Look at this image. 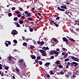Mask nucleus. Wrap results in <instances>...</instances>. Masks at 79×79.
<instances>
[{"mask_svg": "<svg viewBox=\"0 0 79 79\" xmlns=\"http://www.w3.org/2000/svg\"><path fill=\"white\" fill-rule=\"evenodd\" d=\"M18 33V31L16 30H13L12 31L11 34L13 35H17Z\"/></svg>", "mask_w": 79, "mask_h": 79, "instance_id": "f257e3e1", "label": "nucleus"}, {"mask_svg": "<svg viewBox=\"0 0 79 79\" xmlns=\"http://www.w3.org/2000/svg\"><path fill=\"white\" fill-rule=\"evenodd\" d=\"M62 39L64 42H65L66 44L68 45L69 41L68 40V39H67L66 37H63L62 38Z\"/></svg>", "mask_w": 79, "mask_h": 79, "instance_id": "f03ea898", "label": "nucleus"}, {"mask_svg": "<svg viewBox=\"0 0 79 79\" xmlns=\"http://www.w3.org/2000/svg\"><path fill=\"white\" fill-rule=\"evenodd\" d=\"M71 58L76 61H79V59L78 58L74 57L73 56H71Z\"/></svg>", "mask_w": 79, "mask_h": 79, "instance_id": "7ed1b4c3", "label": "nucleus"}, {"mask_svg": "<svg viewBox=\"0 0 79 79\" xmlns=\"http://www.w3.org/2000/svg\"><path fill=\"white\" fill-rule=\"evenodd\" d=\"M74 64H75L74 66H75V67H76V66H77L78 64H79L78 63H77L75 62H73L71 63V65H74Z\"/></svg>", "mask_w": 79, "mask_h": 79, "instance_id": "20e7f679", "label": "nucleus"}, {"mask_svg": "<svg viewBox=\"0 0 79 79\" xmlns=\"http://www.w3.org/2000/svg\"><path fill=\"white\" fill-rule=\"evenodd\" d=\"M60 8H63V9H65V10H67V9H68V7H66V6H61Z\"/></svg>", "mask_w": 79, "mask_h": 79, "instance_id": "39448f33", "label": "nucleus"}, {"mask_svg": "<svg viewBox=\"0 0 79 79\" xmlns=\"http://www.w3.org/2000/svg\"><path fill=\"white\" fill-rule=\"evenodd\" d=\"M31 57L33 60H35V58H36V57H35V56L33 55H31Z\"/></svg>", "mask_w": 79, "mask_h": 79, "instance_id": "423d86ee", "label": "nucleus"}, {"mask_svg": "<svg viewBox=\"0 0 79 79\" xmlns=\"http://www.w3.org/2000/svg\"><path fill=\"white\" fill-rule=\"evenodd\" d=\"M57 9L59 11H64V10L63 9L60 8V7H57Z\"/></svg>", "mask_w": 79, "mask_h": 79, "instance_id": "0eeeda50", "label": "nucleus"}, {"mask_svg": "<svg viewBox=\"0 0 79 79\" xmlns=\"http://www.w3.org/2000/svg\"><path fill=\"white\" fill-rule=\"evenodd\" d=\"M50 62H47V63H46L45 64V66H46L47 68H48V67L47 66L48 65H50Z\"/></svg>", "mask_w": 79, "mask_h": 79, "instance_id": "6e6552de", "label": "nucleus"}, {"mask_svg": "<svg viewBox=\"0 0 79 79\" xmlns=\"http://www.w3.org/2000/svg\"><path fill=\"white\" fill-rule=\"evenodd\" d=\"M54 54H55L56 55H58L59 54V52L56 51H54Z\"/></svg>", "mask_w": 79, "mask_h": 79, "instance_id": "1a4fd4ad", "label": "nucleus"}, {"mask_svg": "<svg viewBox=\"0 0 79 79\" xmlns=\"http://www.w3.org/2000/svg\"><path fill=\"white\" fill-rule=\"evenodd\" d=\"M69 40H71V41H72V42H75V40H74L73 38H69Z\"/></svg>", "mask_w": 79, "mask_h": 79, "instance_id": "9d476101", "label": "nucleus"}, {"mask_svg": "<svg viewBox=\"0 0 79 79\" xmlns=\"http://www.w3.org/2000/svg\"><path fill=\"white\" fill-rule=\"evenodd\" d=\"M54 51H51L49 52V54L51 55H53L54 54Z\"/></svg>", "mask_w": 79, "mask_h": 79, "instance_id": "9b49d317", "label": "nucleus"}, {"mask_svg": "<svg viewBox=\"0 0 79 79\" xmlns=\"http://www.w3.org/2000/svg\"><path fill=\"white\" fill-rule=\"evenodd\" d=\"M60 64V61L58 60L56 61V64Z\"/></svg>", "mask_w": 79, "mask_h": 79, "instance_id": "f8f14e48", "label": "nucleus"}, {"mask_svg": "<svg viewBox=\"0 0 79 79\" xmlns=\"http://www.w3.org/2000/svg\"><path fill=\"white\" fill-rule=\"evenodd\" d=\"M31 14L29 13H28L27 14V15L26 16V17H30V16H31Z\"/></svg>", "mask_w": 79, "mask_h": 79, "instance_id": "ddd939ff", "label": "nucleus"}, {"mask_svg": "<svg viewBox=\"0 0 79 79\" xmlns=\"http://www.w3.org/2000/svg\"><path fill=\"white\" fill-rule=\"evenodd\" d=\"M19 23L20 24H22L24 23V21H23V20H20L19 21Z\"/></svg>", "mask_w": 79, "mask_h": 79, "instance_id": "4468645a", "label": "nucleus"}, {"mask_svg": "<svg viewBox=\"0 0 79 79\" xmlns=\"http://www.w3.org/2000/svg\"><path fill=\"white\" fill-rule=\"evenodd\" d=\"M58 67H59V68H63V66L61 64H60L59 66H58Z\"/></svg>", "mask_w": 79, "mask_h": 79, "instance_id": "2eb2a0df", "label": "nucleus"}, {"mask_svg": "<svg viewBox=\"0 0 79 79\" xmlns=\"http://www.w3.org/2000/svg\"><path fill=\"white\" fill-rule=\"evenodd\" d=\"M27 44L26 42H24L23 44V46H27Z\"/></svg>", "mask_w": 79, "mask_h": 79, "instance_id": "dca6fc26", "label": "nucleus"}, {"mask_svg": "<svg viewBox=\"0 0 79 79\" xmlns=\"http://www.w3.org/2000/svg\"><path fill=\"white\" fill-rule=\"evenodd\" d=\"M15 13H16L17 15H19L20 13V12L18 11H16L15 12Z\"/></svg>", "mask_w": 79, "mask_h": 79, "instance_id": "f3484780", "label": "nucleus"}, {"mask_svg": "<svg viewBox=\"0 0 79 79\" xmlns=\"http://www.w3.org/2000/svg\"><path fill=\"white\" fill-rule=\"evenodd\" d=\"M13 42L14 44H17V43H18V41L16 40H14Z\"/></svg>", "mask_w": 79, "mask_h": 79, "instance_id": "a211bd4d", "label": "nucleus"}, {"mask_svg": "<svg viewBox=\"0 0 79 79\" xmlns=\"http://www.w3.org/2000/svg\"><path fill=\"white\" fill-rule=\"evenodd\" d=\"M16 25L17 26V27H21V26H20V25H19V24H18V23H16Z\"/></svg>", "mask_w": 79, "mask_h": 79, "instance_id": "6ab92c4d", "label": "nucleus"}, {"mask_svg": "<svg viewBox=\"0 0 79 79\" xmlns=\"http://www.w3.org/2000/svg\"><path fill=\"white\" fill-rule=\"evenodd\" d=\"M50 23H53L54 24H56V22H55L54 21H50Z\"/></svg>", "mask_w": 79, "mask_h": 79, "instance_id": "aec40b11", "label": "nucleus"}, {"mask_svg": "<svg viewBox=\"0 0 79 79\" xmlns=\"http://www.w3.org/2000/svg\"><path fill=\"white\" fill-rule=\"evenodd\" d=\"M44 44H45V43L44 41H41L40 43V44L41 45H44Z\"/></svg>", "mask_w": 79, "mask_h": 79, "instance_id": "412c9836", "label": "nucleus"}, {"mask_svg": "<svg viewBox=\"0 0 79 79\" xmlns=\"http://www.w3.org/2000/svg\"><path fill=\"white\" fill-rule=\"evenodd\" d=\"M59 73L61 74V75H62L63 74H64V73L63 71H60Z\"/></svg>", "mask_w": 79, "mask_h": 79, "instance_id": "4be33fe9", "label": "nucleus"}, {"mask_svg": "<svg viewBox=\"0 0 79 79\" xmlns=\"http://www.w3.org/2000/svg\"><path fill=\"white\" fill-rule=\"evenodd\" d=\"M23 61H24V60L23 59L20 60H19V62H20V63H23Z\"/></svg>", "mask_w": 79, "mask_h": 79, "instance_id": "5701e85b", "label": "nucleus"}, {"mask_svg": "<svg viewBox=\"0 0 79 79\" xmlns=\"http://www.w3.org/2000/svg\"><path fill=\"white\" fill-rule=\"evenodd\" d=\"M42 55L43 56H46V53H44V52L42 53Z\"/></svg>", "mask_w": 79, "mask_h": 79, "instance_id": "b1692460", "label": "nucleus"}, {"mask_svg": "<svg viewBox=\"0 0 79 79\" xmlns=\"http://www.w3.org/2000/svg\"><path fill=\"white\" fill-rule=\"evenodd\" d=\"M8 16L9 17H10V16H12V14H11V13H9L8 14Z\"/></svg>", "mask_w": 79, "mask_h": 79, "instance_id": "393cba45", "label": "nucleus"}, {"mask_svg": "<svg viewBox=\"0 0 79 79\" xmlns=\"http://www.w3.org/2000/svg\"><path fill=\"white\" fill-rule=\"evenodd\" d=\"M71 32H72L73 33H74V34H76V32L74 31L73 30H71Z\"/></svg>", "mask_w": 79, "mask_h": 79, "instance_id": "a878e982", "label": "nucleus"}, {"mask_svg": "<svg viewBox=\"0 0 79 79\" xmlns=\"http://www.w3.org/2000/svg\"><path fill=\"white\" fill-rule=\"evenodd\" d=\"M40 58H41L40 56H38L37 57V59L38 60H40Z\"/></svg>", "mask_w": 79, "mask_h": 79, "instance_id": "bb28decb", "label": "nucleus"}, {"mask_svg": "<svg viewBox=\"0 0 79 79\" xmlns=\"http://www.w3.org/2000/svg\"><path fill=\"white\" fill-rule=\"evenodd\" d=\"M30 48L31 49H33V48H35V47L34 46H31Z\"/></svg>", "mask_w": 79, "mask_h": 79, "instance_id": "cd10ccee", "label": "nucleus"}, {"mask_svg": "<svg viewBox=\"0 0 79 79\" xmlns=\"http://www.w3.org/2000/svg\"><path fill=\"white\" fill-rule=\"evenodd\" d=\"M8 59H9V61H11V60H12V57L11 56H10L9 57Z\"/></svg>", "mask_w": 79, "mask_h": 79, "instance_id": "c85d7f7f", "label": "nucleus"}, {"mask_svg": "<svg viewBox=\"0 0 79 79\" xmlns=\"http://www.w3.org/2000/svg\"><path fill=\"white\" fill-rule=\"evenodd\" d=\"M14 21H17L18 20V17H15L14 19Z\"/></svg>", "mask_w": 79, "mask_h": 79, "instance_id": "c756f323", "label": "nucleus"}, {"mask_svg": "<svg viewBox=\"0 0 79 79\" xmlns=\"http://www.w3.org/2000/svg\"><path fill=\"white\" fill-rule=\"evenodd\" d=\"M69 58H67L65 59L64 60V61H65V62H66V61H69Z\"/></svg>", "mask_w": 79, "mask_h": 79, "instance_id": "7c9ffc66", "label": "nucleus"}, {"mask_svg": "<svg viewBox=\"0 0 79 79\" xmlns=\"http://www.w3.org/2000/svg\"><path fill=\"white\" fill-rule=\"evenodd\" d=\"M15 9H16V8H15V7H13L11 8V10L13 11H14V10H15Z\"/></svg>", "mask_w": 79, "mask_h": 79, "instance_id": "2f4dec72", "label": "nucleus"}, {"mask_svg": "<svg viewBox=\"0 0 79 79\" xmlns=\"http://www.w3.org/2000/svg\"><path fill=\"white\" fill-rule=\"evenodd\" d=\"M50 73L51 74H52V75L54 74V73H53V71L52 70L50 71Z\"/></svg>", "mask_w": 79, "mask_h": 79, "instance_id": "473e14b6", "label": "nucleus"}, {"mask_svg": "<svg viewBox=\"0 0 79 79\" xmlns=\"http://www.w3.org/2000/svg\"><path fill=\"white\" fill-rule=\"evenodd\" d=\"M42 49L44 50H45V51H46V48L45 47H43L42 48Z\"/></svg>", "mask_w": 79, "mask_h": 79, "instance_id": "72a5a7b5", "label": "nucleus"}, {"mask_svg": "<svg viewBox=\"0 0 79 79\" xmlns=\"http://www.w3.org/2000/svg\"><path fill=\"white\" fill-rule=\"evenodd\" d=\"M53 40L54 41H55V42H57V40L56 38H54L53 39Z\"/></svg>", "mask_w": 79, "mask_h": 79, "instance_id": "f704fd0d", "label": "nucleus"}, {"mask_svg": "<svg viewBox=\"0 0 79 79\" xmlns=\"http://www.w3.org/2000/svg\"><path fill=\"white\" fill-rule=\"evenodd\" d=\"M39 63L40 65H42V62L41 61H39Z\"/></svg>", "mask_w": 79, "mask_h": 79, "instance_id": "c9c22d12", "label": "nucleus"}, {"mask_svg": "<svg viewBox=\"0 0 79 79\" xmlns=\"http://www.w3.org/2000/svg\"><path fill=\"white\" fill-rule=\"evenodd\" d=\"M28 19L29 21H33V20L31 19V18H29Z\"/></svg>", "mask_w": 79, "mask_h": 79, "instance_id": "e433bc0d", "label": "nucleus"}, {"mask_svg": "<svg viewBox=\"0 0 79 79\" xmlns=\"http://www.w3.org/2000/svg\"><path fill=\"white\" fill-rule=\"evenodd\" d=\"M65 77H67V78H69V75L68 74H67L65 75Z\"/></svg>", "mask_w": 79, "mask_h": 79, "instance_id": "4c0bfd02", "label": "nucleus"}, {"mask_svg": "<svg viewBox=\"0 0 79 79\" xmlns=\"http://www.w3.org/2000/svg\"><path fill=\"white\" fill-rule=\"evenodd\" d=\"M19 69H18V68H16V70L17 71V72H18V73H19Z\"/></svg>", "mask_w": 79, "mask_h": 79, "instance_id": "58836bf2", "label": "nucleus"}, {"mask_svg": "<svg viewBox=\"0 0 79 79\" xmlns=\"http://www.w3.org/2000/svg\"><path fill=\"white\" fill-rule=\"evenodd\" d=\"M0 69H2V66L1 64H0Z\"/></svg>", "mask_w": 79, "mask_h": 79, "instance_id": "ea45409f", "label": "nucleus"}, {"mask_svg": "<svg viewBox=\"0 0 79 79\" xmlns=\"http://www.w3.org/2000/svg\"><path fill=\"white\" fill-rule=\"evenodd\" d=\"M24 13L26 15H27L28 13H28V12L27 11H25Z\"/></svg>", "mask_w": 79, "mask_h": 79, "instance_id": "a19ab883", "label": "nucleus"}, {"mask_svg": "<svg viewBox=\"0 0 79 79\" xmlns=\"http://www.w3.org/2000/svg\"><path fill=\"white\" fill-rule=\"evenodd\" d=\"M30 32H33V28H31L30 29Z\"/></svg>", "mask_w": 79, "mask_h": 79, "instance_id": "79ce46f5", "label": "nucleus"}, {"mask_svg": "<svg viewBox=\"0 0 79 79\" xmlns=\"http://www.w3.org/2000/svg\"><path fill=\"white\" fill-rule=\"evenodd\" d=\"M5 69L6 70H8L9 69V67H5Z\"/></svg>", "mask_w": 79, "mask_h": 79, "instance_id": "37998d69", "label": "nucleus"}, {"mask_svg": "<svg viewBox=\"0 0 79 79\" xmlns=\"http://www.w3.org/2000/svg\"><path fill=\"white\" fill-rule=\"evenodd\" d=\"M17 16H18V18H20V17H21V14H19Z\"/></svg>", "mask_w": 79, "mask_h": 79, "instance_id": "c03bdc74", "label": "nucleus"}, {"mask_svg": "<svg viewBox=\"0 0 79 79\" xmlns=\"http://www.w3.org/2000/svg\"><path fill=\"white\" fill-rule=\"evenodd\" d=\"M21 19H25V17L24 16H22L21 17Z\"/></svg>", "mask_w": 79, "mask_h": 79, "instance_id": "a18cd8bd", "label": "nucleus"}, {"mask_svg": "<svg viewBox=\"0 0 79 79\" xmlns=\"http://www.w3.org/2000/svg\"><path fill=\"white\" fill-rule=\"evenodd\" d=\"M37 44H38V45H39V44H40V41H38L37 42Z\"/></svg>", "mask_w": 79, "mask_h": 79, "instance_id": "49530a36", "label": "nucleus"}, {"mask_svg": "<svg viewBox=\"0 0 79 79\" xmlns=\"http://www.w3.org/2000/svg\"><path fill=\"white\" fill-rule=\"evenodd\" d=\"M54 57L53 56H51V59H54Z\"/></svg>", "mask_w": 79, "mask_h": 79, "instance_id": "de8ad7c7", "label": "nucleus"}, {"mask_svg": "<svg viewBox=\"0 0 79 79\" xmlns=\"http://www.w3.org/2000/svg\"><path fill=\"white\" fill-rule=\"evenodd\" d=\"M55 26H56V27H58V24H56V23H55L54 24Z\"/></svg>", "mask_w": 79, "mask_h": 79, "instance_id": "09e8293b", "label": "nucleus"}, {"mask_svg": "<svg viewBox=\"0 0 79 79\" xmlns=\"http://www.w3.org/2000/svg\"><path fill=\"white\" fill-rule=\"evenodd\" d=\"M68 54L67 53L64 56V57L65 58H66L67 57V56H68Z\"/></svg>", "mask_w": 79, "mask_h": 79, "instance_id": "8fccbe9b", "label": "nucleus"}, {"mask_svg": "<svg viewBox=\"0 0 79 79\" xmlns=\"http://www.w3.org/2000/svg\"><path fill=\"white\" fill-rule=\"evenodd\" d=\"M60 18V17H57L56 18V19H57V20H58Z\"/></svg>", "mask_w": 79, "mask_h": 79, "instance_id": "3c124183", "label": "nucleus"}, {"mask_svg": "<svg viewBox=\"0 0 79 79\" xmlns=\"http://www.w3.org/2000/svg\"><path fill=\"white\" fill-rule=\"evenodd\" d=\"M37 14L38 15H39V16H42V14H41L39 12Z\"/></svg>", "mask_w": 79, "mask_h": 79, "instance_id": "603ef678", "label": "nucleus"}, {"mask_svg": "<svg viewBox=\"0 0 79 79\" xmlns=\"http://www.w3.org/2000/svg\"><path fill=\"white\" fill-rule=\"evenodd\" d=\"M35 62H36V63H38V60H37V59H35Z\"/></svg>", "mask_w": 79, "mask_h": 79, "instance_id": "864d4df0", "label": "nucleus"}, {"mask_svg": "<svg viewBox=\"0 0 79 79\" xmlns=\"http://www.w3.org/2000/svg\"><path fill=\"white\" fill-rule=\"evenodd\" d=\"M40 52L41 53H43V50L41 49V50H39Z\"/></svg>", "mask_w": 79, "mask_h": 79, "instance_id": "5fc2aeb1", "label": "nucleus"}, {"mask_svg": "<svg viewBox=\"0 0 79 79\" xmlns=\"http://www.w3.org/2000/svg\"><path fill=\"white\" fill-rule=\"evenodd\" d=\"M20 10L21 11H23V8L20 7Z\"/></svg>", "mask_w": 79, "mask_h": 79, "instance_id": "6e6d98bb", "label": "nucleus"}, {"mask_svg": "<svg viewBox=\"0 0 79 79\" xmlns=\"http://www.w3.org/2000/svg\"><path fill=\"white\" fill-rule=\"evenodd\" d=\"M46 50H49V48H48V47H47L46 48Z\"/></svg>", "mask_w": 79, "mask_h": 79, "instance_id": "4d7b16f0", "label": "nucleus"}, {"mask_svg": "<svg viewBox=\"0 0 79 79\" xmlns=\"http://www.w3.org/2000/svg\"><path fill=\"white\" fill-rule=\"evenodd\" d=\"M71 64V63H70L69 62H68L67 63V65H70Z\"/></svg>", "mask_w": 79, "mask_h": 79, "instance_id": "13d9d810", "label": "nucleus"}, {"mask_svg": "<svg viewBox=\"0 0 79 79\" xmlns=\"http://www.w3.org/2000/svg\"><path fill=\"white\" fill-rule=\"evenodd\" d=\"M24 67L25 68H26L27 66L25 63H24Z\"/></svg>", "mask_w": 79, "mask_h": 79, "instance_id": "bf43d9fd", "label": "nucleus"}, {"mask_svg": "<svg viewBox=\"0 0 79 79\" xmlns=\"http://www.w3.org/2000/svg\"><path fill=\"white\" fill-rule=\"evenodd\" d=\"M8 44L9 45H10L11 44V42L10 41H8Z\"/></svg>", "mask_w": 79, "mask_h": 79, "instance_id": "052dcab7", "label": "nucleus"}, {"mask_svg": "<svg viewBox=\"0 0 79 79\" xmlns=\"http://www.w3.org/2000/svg\"><path fill=\"white\" fill-rule=\"evenodd\" d=\"M56 51H58V52H59V51H60V49L58 48H57L56 49Z\"/></svg>", "mask_w": 79, "mask_h": 79, "instance_id": "680f3d73", "label": "nucleus"}, {"mask_svg": "<svg viewBox=\"0 0 79 79\" xmlns=\"http://www.w3.org/2000/svg\"><path fill=\"white\" fill-rule=\"evenodd\" d=\"M22 39H23V40H25V37L24 36H22Z\"/></svg>", "mask_w": 79, "mask_h": 79, "instance_id": "e2e57ef3", "label": "nucleus"}, {"mask_svg": "<svg viewBox=\"0 0 79 79\" xmlns=\"http://www.w3.org/2000/svg\"><path fill=\"white\" fill-rule=\"evenodd\" d=\"M5 45L6 47H8V43L6 44Z\"/></svg>", "mask_w": 79, "mask_h": 79, "instance_id": "0e129e2a", "label": "nucleus"}, {"mask_svg": "<svg viewBox=\"0 0 79 79\" xmlns=\"http://www.w3.org/2000/svg\"><path fill=\"white\" fill-rule=\"evenodd\" d=\"M29 39H26L25 40L26 41V42H28V41H29Z\"/></svg>", "mask_w": 79, "mask_h": 79, "instance_id": "69168bd1", "label": "nucleus"}, {"mask_svg": "<svg viewBox=\"0 0 79 79\" xmlns=\"http://www.w3.org/2000/svg\"><path fill=\"white\" fill-rule=\"evenodd\" d=\"M47 77H50V76L48 74L47 75Z\"/></svg>", "mask_w": 79, "mask_h": 79, "instance_id": "338daca9", "label": "nucleus"}, {"mask_svg": "<svg viewBox=\"0 0 79 79\" xmlns=\"http://www.w3.org/2000/svg\"><path fill=\"white\" fill-rule=\"evenodd\" d=\"M62 55H65V53H64V52H63L62 53Z\"/></svg>", "mask_w": 79, "mask_h": 79, "instance_id": "774afa93", "label": "nucleus"}]
</instances>
